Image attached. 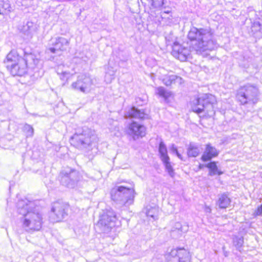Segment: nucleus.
Returning <instances> with one entry per match:
<instances>
[{"mask_svg": "<svg viewBox=\"0 0 262 262\" xmlns=\"http://www.w3.org/2000/svg\"><path fill=\"white\" fill-rule=\"evenodd\" d=\"M234 245L236 247V249L241 251L240 249L243 246L244 243V238L243 237L234 236L233 238Z\"/></svg>", "mask_w": 262, "mask_h": 262, "instance_id": "obj_28", "label": "nucleus"}, {"mask_svg": "<svg viewBox=\"0 0 262 262\" xmlns=\"http://www.w3.org/2000/svg\"><path fill=\"white\" fill-rule=\"evenodd\" d=\"M253 27L258 28V30L262 32V20L260 21L254 22Z\"/></svg>", "mask_w": 262, "mask_h": 262, "instance_id": "obj_34", "label": "nucleus"}, {"mask_svg": "<svg viewBox=\"0 0 262 262\" xmlns=\"http://www.w3.org/2000/svg\"><path fill=\"white\" fill-rule=\"evenodd\" d=\"M24 129L25 131L27 133V137H31L33 136V133H34V130H33V127L30 125H28V124H26L25 125L24 127Z\"/></svg>", "mask_w": 262, "mask_h": 262, "instance_id": "obj_29", "label": "nucleus"}, {"mask_svg": "<svg viewBox=\"0 0 262 262\" xmlns=\"http://www.w3.org/2000/svg\"><path fill=\"white\" fill-rule=\"evenodd\" d=\"M230 203L231 200L227 194L224 193L218 195L217 205L220 208L225 209L228 207Z\"/></svg>", "mask_w": 262, "mask_h": 262, "instance_id": "obj_20", "label": "nucleus"}, {"mask_svg": "<svg viewBox=\"0 0 262 262\" xmlns=\"http://www.w3.org/2000/svg\"><path fill=\"white\" fill-rule=\"evenodd\" d=\"M135 194L134 188L123 186L114 187L111 191L112 200L120 206H128L133 204Z\"/></svg>", "mask_w": 262, "mask_h": 262, "instance_id": "obj_5", "label": "nucleus"}, {"mask_svg": "<svg viewBox=\"0 0 262 262\" xmlns=\"http://www.w3.org/2000/svg\"><path fill=\"white\" fill-rule=\"evenodd\" d=\"M259 91L254 85L247 84L237 91L236 98L242 104L255 103L258 100Z\"/></svg>", "mask_w": 262, "mask_h": 262, "instance_id": "obj_7", "label": "nucleus"}, {"mask_svg": "<svg viewBox=\"0 0 262 262\" xmlns=\"http://www.w3.org/2000/svg\"><path fill=\"white\" fill-rule=\"evenodd\" d=\"M114 73L113 72V73L112 74V75H111L112 76H114Z\"/></svg>", "mask_w": 262, "mask_h": 262, "instance_id": "obj_37", "label": "nucleus"}, {"mask_svg": "<svg viewBox=\"0 0 262 262\" xmlns=\"http://www.w3.org/2000/svg\"><path fill=\"white\" fill-rule=\"evenodd\" d=\"M158 209L155 207H151L146 211V215L148 217L152 218L154 220L158 219Z\"/></svg>", "mask_w": 262, "mask_h": 262, "instance_id": "obj_27", "label": "nucleus"}, {"mask_svg": "<svg viewBox=\"0 0 262 262\" xmlns=\"http://www.w3.org/2000/svg\"><path fill=\"white\" fill-rule=\"evenodd\" d=\"M59 178L65 180H78L80 178V173L70 167L63 168L59 174Z\"/></svg>", "mask_w": 262, "mask_h": 262, "instance_id": "obj_16", "label": "nucleus"}, {"mask_svg": "<svg viewBox=\"0 0 262 262\" xmlns=\"http://www.w3.org/2000/svg\"><path fill=\"white\" fill-rule=\"evenodd\" d=\"M61 67H62V66H59L58 67V69H57V73H58V74H60V73L59 72V69H60V68H61ZM61 74L62 75L63 77H66V78H68V76L70 75V73L69 72H68L67 71H61Z\"/></svg>", "mask_w": 262, "mask_h": 262, "instance_id": "obj_35", "label": "nucleus"}, {"mask_svg": "<svg viewBox=\"0 0 262 262\" xmlns=\"http://www.w3.org/2000/svg\"><path fill=\"white\" fill-rule=\"evenodd\" d=\"M156 93L160 97L163 98L166 101L171 96V93L170 91H167L162 86L158 87L157 89Z\"/></svg>", "mask_w": 262, "mask_h": 262, "instance_id": "obj_26", "label": "nucleus"}, {"mask_svg": "<svg viewBox=\"0 0 262 262\" xmlns=\"http://www.w3.org/2000/svg\"><path fill=\"white\" fill-rule=\"evenodd\" d=\"M209 169V173L211 176L221 175L223 172L218 169L216 163L214 161L210 162L206 166Z\"/></svg>", "mask_w": 262, "mask_h": 262, "instance_id": "obj_23", "label": "nucleus"}, {"mask_svg": "<svg viewBox=\"0 0 262 262\" xmlns=\"http://www.w3.org/2000/svg\"><path fill=\"white\" fill-rule=\"evenodd\" d=\"M188 227L186 226V229L182 226L181 224L179 222L175 223L174 226L171 231V235L174 238L179 237L181 235L183 232L186 231L188 230Z\"/></svg>", "mask_w": 262, "mask_h": 262, "instance_id": "obj_21", "label": "nucleus"}, {"mask_svg": "<svg viewBox=\"0 0 262 262\" xmlns=\"http://www.w3.org/2000/svg\"><path fill=\"white\" fill-rule=\"evenodd\" d=\"M35 31V26L33 23L28 22L23 28V31L25 35L31 37L33 32Z\"/></svg>", "mask_w": 262, "mask_h": 262, "instance_id": "obj_25", "label": "nucleus"}, {"mask_svg": "<svg viewBox=\"0 0 262 262\" xmlns=\"http://www.w3.org/2000/svg\"><path fill=\"white\" fill-rule=\"evenodd\" d=\"M4 63L13 76H22L28 71H34L33 75L35 77H41L43 75L40 60L35 54L27 52L24 49L11 50L7 54Z\"/></svg>", "mask_w": 262, "mask_h": 262, "instance_id": "obj_1", "label": "nucleus"}, {"mask_svg": "<svg viewBox=\"0 0 262 262\" xmlns=\"http://www.w3.org/2000/svg\"><path fill=\"white\" fill-rule=\"evenodd\" d=\"M188 38L192 41V48L198 54L210 51L217 47L214 31L210 27H192L188 33Z\"/></svg>", "mask_w": 262, "mask_h": 262, "instance_id": "obj_2", "label": "nucleus"}, {"mask_svg": "<svg viewBox=\"0 0 262 262\" xmlns=\"http://www.w3.org/2000/svg\"><path fill=\"white\" fill-rule=\"evenodd\" d=\"M69 205L62 201H56L52 203L49 220L52 223L62 221L68 216Z\"/></svg>", "mask_w": 262, "mask_h": 262, "instance_id": "obj_10", "label": "nucleus"}, {"mask_svg": "<svg viewBox=\"0 0 262 262\" xmlns=\"http://www.w3.org/2000/svg\"><path fill=\"white\" fill-rule=\"evenodd\" d=\"M170 150L173 154H176L177 156V157L180 159L181 160H182V156L178 151L177 147L174 145V144H172L171 147H170Z\"/></svg>", "mask_w": 262, "mask_h": 262, "instance_id": "obj_32", "label": "nucleus"}, {"mask_svg": "<svg viewBox=\"0 0 262 262\" xmlns=\"http://www.w3.org/2000/svg\"><path fill=\"white\" fill-rule=\"evenodd\" d=\"M125 116L140 120H144L149 118L148 114L143 110H139L134 106L129 110L125 114Z\"/></svg>", "mask_w": 262, "mask_h": 262, "instance_id": "obj_18", "label": "nucleus"}, {"mask_svg": "<svg viewBox=\"0 0 262 262\" xmlns=\"http://www.w3.org/2000/svg\"><path fill=\"white\" fill-rule=\"evenodd\" d=\"M169 13H170V12L168 11H164V12H162L161 14V17L162 19L164 20L167 18L168 19H170L171 20V19H172L171 18H170V17H171V15H170Z\"/></svg>", "mask_w": 262, "mask_h": 262, "instance_id": "obj_33", "label": "nucleus"}, {"mask_svg": "<svg viewBox=\"0 0 262 262\" xmlns=\"http://www.w3.org/2000/svg\"><path fill=\"white\" fill-rule=\"evenodd\" d=\"M187 153L189 158L196 157L200 153V150L196 145L190 143L187 149Z\"/></svg>", "mask_w": 262, "mask_h": 262, "instance_id": "obj_22", "label": "nucleus"}, {"mask_svg": "<svg viewBox=\"0 0 262 262\" xmlns=\"http://www.w3.org/2000/svg\"><path fill=\"white\" fill-rule=\"evenodd\" d=\"M94 85V79L89 74H81L77 76L76 81L71 84V87L74 91L87 94L92 92Z\"/></svg>", "mask_w": 262, "mask_h": 262, "instance_id": "obj_9", "label": "nucleus"}, {"mask_svg": "<svg viewBox=\"0 0 262 262\" xmlns=\"http://www.w3.org/2000/svg\"><path fill=\"white\" fill-rule=\"evenodd\" d=\"M219 151L211 144H206L205 150L202 156L201 160L204 162L210 161L212 158L216 157Z\"/></svg>", "mask_w": 262, "mask_h": 262, "instance_id": "obj_17", "label": "nucleus"}, {"mask_svg": "<svg viewBox=\"0 0 262 262\" xmlns=\"http://www.w3.org/2000/svg\"><path fill=\"white\" fill-rule=\"evenodd\" d=\"M182 80V79L181 77L175 75H164L162 78V81L166 86L170 85L177 82L180 84L181 83Z\"/></svg>", "mask_w": 262, "mask_h": 262, "instance_id": "obj_19", "label": "nucleus"}, {"mask_svg": "<svg viewBox=\"0 0 262 262\" xmlns=\"http://www.w3.org/2000/svg\"><path fill=\"white\" fill-rule=\"evenodd\" d=\"M117 219L115 212L112 209H106L102 214L100 216V219L97 223V226L100 230L104 233H107L117 224Z\"/></svg>", "mask_w": 262, "mask_h": 262, "instance_id": "obj_8", "label": "nucleus"}, {"mask_svg": "<svg viewBox=\"0 0 262 262\" xmlns=\"http://www.w3.org/2000/svg\"><path fill=\"white\" fill-rule=\"evenodd\" d=\"M159 152L160 155V158L167 172L171 177H173L174 172L169 162V158L167 155V147L163 141H161L159 144Z\"/></svg>", "mask_w": 262, "mask_h": 262, "instance_id": "obj_14", "label": "nucleus"}, {"mask_svg": "<svg viewBox=\"0 0 262 262\" xmlns=\"http://www.w3.org/2000/svg\"><path fill=\"white\" fill-rule=\"evenodd\" d=\"M255 213L257 215H262V204L257 208V210L255 211Z\"/></svg>", "mask_w": 262, "mask_h": 262, "instance_id": "obj_36", "label": "nucleus"}, {"mask_svg": "<svg viewBox=\"0 0 262 262\" xmlns=\"http://www.w3.org/2000/svg\"><path fill=\"white\" fill-rule=\"evenodd\" d=\"M62 185L69 188H73L76 184L75 181H62Z\"/></svg>", "mask_w": 262, "mask_h": 262, "instance_id": "obj_31", "label": "nucleus"}, {"mask_svg": "<svg viewBox=\"0 0 262 262\" xmlns=\"http://www.w3.org/2000/svg\"><path fill=\"white\" fill-rule=\"evenodd\" d=\"M189 252L183 248H178L171 250L167 255V262H190Z\"/></svg>", "mask_w": 262, "mask_h": 262, "instance_id": "obj_11", "label": "nucleus"}, {"mask_svg": "<svg viewBox=\"0 0 262 262\" xmlns=\"http://www.w3.org/2000/svg\"><path fill=\"white\" fill-rule=\"evenodd\" d=\"M171 54L176 58L181 61H185L190 55V51L188 48L183 47L178 42H174L172 46Z\"/></svg>", "mask_w": 262, "mask_h": 262, "instance_id": "obj_13", "label": "nucleus"}, {"mask_svg": "<svg viewBox=\"0 0 262 262\" xmlns=\"http://www.w3.org/2000/svg\"><path fill=\"white\" fill-rule=\"evenodd\" d=\"M97 141L95 131L86 127L75 133L70 139L73 146L80 149L88 150L96 147Z\"/></svg>", "mask_w": 262, "mask_h": 262, "instance_id": "obj_4", "label": "nucleus"}, {"mask_svg": "<svg viewBox=\"0 0 262 262\" xmlns=\"http://www.w3.org/2000/svg\"><path fill=\"white\" fill-rule=\"evenodd\" d=\"M17 211L24 216L23 227L27 232L38 231L42 226V213L40 207L27 200L18 201Z\"/></svg>", "mask_w": 262, "mask_h": 262, "instance_id": "obj_3", "label": "nucleus"}, {"mask_svg": "<svg viewBox=\"0 0 262 262\" xmlns=\"http://www.w3.org/2000/svg\"><path fill=\"white\" fill-rule=\"evenodd\" d=\"M215 101L213 95L204 94L191 102V110L198 114L204 112L208 115L212 116L214 114L213 104Z\"/></svg>", "mask_w": 262, "mask_h": 262, "instance_id": "obj_6", "label": "nucleus"}, {"mask_svg": "<svg viewBox=\"0 0 262 262\" xmlns=\"http://www.w3.org/2000/svg\"><path fill=\"white\" fill-rule=\"evenodd\" d=\"M126 133L131 137L134 140H136L145 135L146 127L143 125L133 121L128 124L126 129Z\"/></svg>", "mask_w": 262, "mask_h": 262, "instance_id": "obj_12", "label": "nucleus"}, {"mask_svg": "<svg viewBox=\"0 0 262 262\" xmlns=\"http://www.w3.org/2000/svg\"><path fill=\"white\" fill-rule=\"evenodd\" d=\"M52 43L53 47L50 48L49 50L53 53H55L56 51L67 50L69 48L70 42L67 39L59 37L52 41Z\"/></svg>", "mask_w": 262, "mask_h": 262, "instance_id": "obj_15", "label": "nucleus"}, {"mask_svg": "<svg viewBox=\"0 0 262 262\" xmlns=\"http://www.w3.org/2000/svg\"><path fill=\"white\" fill-rule=\"evenodd\" d=\"M11 5L9 1H0V15H5L11 11Z\"/></svg>", "mask_w": 262, "mask_h": 262, "instance_id": "obj_24", "label": "nucleus"}, {"mask_svg": "<svg viewBox=\"0 0 262 262\" xmlns=\"http://www.w3.org/2000/svg\"><path fill=\"white\" fill-rule=\"evenodd\" d=\"M155 8L160 7L164 4L163 0H148Z\"/></svg>", "mask_w": 262, "mask_h": 262, "instance_id": "obj_30", "label": "nucleus"}]
</instances>
